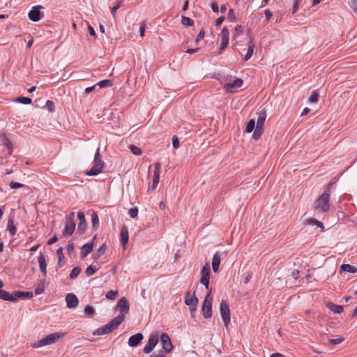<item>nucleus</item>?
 <instances>
[{"label": "nucleus", "instance_id": "f257e3e1", "mask_svg": "<svg viewBox=\"0 0 357 357\" xmlns=\"http://www.w3.org/2000/svg\"><path fill=\"white\" fill-rule=\"evenodd\" d=\"M124 321V315L119 314L114 317L111 321L101 328H97L93 334L94 335H102L111 333Z\"/></svg>", "mask_w": 357, "mask_h": 357}, {"label": "nucleus", "instance_id": "f03ea898", "mask_svg": "<svg viewBox=\"0 0 357 357\" xmlns=\"http://www.w3.org/2000/svg\"><path fill=\"white\" fill-rule=\"evenodd\" d=\"M104 167V162L101 160L100 148L97 149L93 161V166L90 170L86 172L87 176H96L99 174Z\"/></svg>", "mask_w": 357, "mask_h": 357}, {"label": "nucleus", "instance_id": "7ed1b4c3", "mask_svg": "<svg viewBox=\"0 0 357 357\" xmlns=\"http://www.w3.org/2000/svg\"><path fill=\"white\" fill-rule=\"evenodd\" d=\"M330 194L328 192H323L317 199L315 210L320 213H326L330 209Z\"/></svg>", "mask_w": 357, "mask_h": 357}, {"label": "nucleus", "instance_id": "20e7f679", "mask_svg": "<svg viewBox=\"0 0 357 357\" xmlns=\"http://www.w3.org/2000/svg\"><path fill=\"white\" fill-rule=\"evenodd\" d=\"M63 334L62 333H52L47 335L45 337L38 340L37 342L33 344V348H40L46 345H50L55 343L60 338L63 337Z\"/></svg>", "mask_w": 357, "mask_h": 357}, {"label": "nucleus", "instance_id": "39448f33", "mask_svg": "<svg viewBox=\"0 0 357 357\" xmlns=\"http://www.w3.org/2000/svg\"><path fill=\"white\" fill-rule=\"evenodd\" d=\"M212 302L213 296L211 294V291H210L206 294L202 307V311L205 318H211L212 316Z\"/></svg>", "mask_w": 357, "mask_h": 357}, {"label": "nucleus", "instance_id": "423d86ee", "mask_svg": "<svg viewBox=\"0 0 357 357\" xmlns=\"http://www.w3.org/2000/svg\"><path fill=\"white\" fill-rule=\"evenodd\" d=\"M44 7L40 5L33 6L28 14L29 20L34 22L40 20L44 16L43 12L42 11Z\"/></svg>", "mask_w": 357, "mask_h": 357}, {"label": "nucleus", "instance_id": "0eeeda50", "mask_svg": "<svg viewBox=\"0 0 357 357\" xmlns=\"http://www.w3.org/2000/svg\"><path fill=\"white\" fill-rule=\"evenodd\" d=\"M220 310V314H221L222 318L223 319L225 326L227 327L230 322L231 316H230L229 307L226 301L222 300L221 301Z\"/></svg>", "mask_w": 357, "mask_h": 357}, {"label": "nucleus", "instance_id": "6e6552de", "mask_svg": "<svg viewBox=\"0 0 357 357\" xmlns=\"http://www.w3.org/2000/svg\"><path fill=\"white\" fill-rule=\"evenodd\" d=\"M24 294L22 291H16L13 294L0 289V299L8 301H15L17 298L22 297Z\"/></svg>", "mask_w": 357, "mask_h": 357}, {"label": "nucleus", "instance_id": "1a4fd4ad", "mask_svg": "<svg viewBox=\"0 0 357 357\" xmlns=\"http://www.w3.org/2000/svg\"><path fill=\"white\" fill-rule=\"evenodd\" d=\"M159 335L158 333H152L149 338L147 344L144 348V352L145 354H149L155 348L158 342Z\"/></svg>", "mask_w": 357, "mask_h": 357}, {"label": "nucleus", "instance_id": "9d476101", "mask_svg": "<svg viewBox=\"0 0 357 357\" xmlns=\"http://www.w3.org/2000/svg\"><path fill=\"white\" fill-rule=\"evenodd\" d=\"M211 268L208 264H205L201 271L200 282L204 284L206 289H208Z\"/></svg>", "mask_w": 357, "mask_h": 357}, {"label": "nucleus", "instance_id": "9b49d317", "mask_svg": "<svg viewBox=\"0 0 357 357\" xmlns=\"http://www.w3.org/2000/svg\"><path fill=\"white\" fill-rule=\"evenodd\" d=\"M243 85V80L240 78H236L232 82H229L225 84L224 89L228 93H234L238 89Z\"/></svg>", "mask_w": 357, "mask_h": 357}, {"label": "nucleus", "instance_id": "f8f14e48", "mask_svg": "<svg viewBox=\"0 0 357 357\" xmlns=\"http://www.w3.org/2000/svg\"><path fill=\"white\" fill-rule=\"evenodd\" d=\"M160 342L163 349V352L167 354L172 350L173 346L169 336L167 333H162Z\"/></svg>", "mask_w": 357, "mask_h": 357}, {"label": "nucleus", "instance_id": "ddd939ff", "mask_svg": "<svg viewBox=\"0 0 357 357\" xmlns=\"http://www.w3.org/2000/svg\"><path fill=\"white\" fill-rule=\"evenodd\" d=\"M116 307L121 312L120 314H123L125 316V314L128 313L130 309L128 300L125 297L120 298L117 303Z\"/></svg>", "mask_w": 357, "mask_h": 357}, {"label": "nucleus", "instance_id": "4468645a", "mask_svg": "<svg viewBox=\"0 0 357 357\" xmlns=\"http://www.w3.org/2000/svg\"><path fill=\"white\" fill-rule=\"evenodd\" d=\"M160 174V165L159 162H157L154 165V172H153V184L151 189L153 190H155L158 184L159 183Z\"/></svg>", "mask_w": 357, "mask_h": 357}, {"label": "nucleus", "instance_id": "2eb2a0df", "mask_svg": "<svg viewBox=\"0 0 357 357\" xmlns=\"http://www.w3.org/2000/svg\"><path fill=\"white\" fill-rule=\"evenodd\" d=\"M77 218L79 221L77 229L80 234H84L87 228V224L84 213L82 211H79L77 213Z\"/></svg>", "mask_w": 357, "mask_h": 357}, {"label": "nucleus", "instance_id": "dca6fc26", "mask_svg": "<svg viewBox=\"0 0 357 357\" xmlns=\"http://www.w3.org/2000/svg\"><path fill=\"white\" fill-rule=\"evenodd\" d=\"M66 301L68 308H74L79 304L77 296L73 294H68L66 296Z\"/></svg>", "mask_w": 357, "mask_h": 357}, {"label": "nucleus", "instance_id": "f3484780", "mask_svg": "<svg viewBox=\"0 0 357 357\" xmlns=\"http://www.w3.org/2000/svg\"><path fill=\"white\" fill-rule=\"evenodd\" d=\"M143 335L140 333L130 336L128 340V345L131 347H137L143 340Z\"/></svg>", "mask_w": 357, "mask_h": 357}, {"label": "nucleus", "instance_id": "a211bd4d", "mask_svg": "<svg viewBox=\"0 0 357 357\" xmlns=\"http://www.w3.org/2000/svg\"><path fill=\"white\" fill-rule=\"evenodd\" d=\"M75 228V222L66 221L65 228L63 231V236L64 237L70 236L73 234Z\"/></svg>", "mask_w": 357, "mask_h": 357}, {"label": "nucleus", "instance_id": "6ab92c4d", "mask_svg": "<svg viewBox=\"0 0 357 357\" xmlns=\"http://www.w3.org/2000/svg\"><path fill=\"white\" fill-rule=\"evenodd\" d=\"M185 303L188 306H195L198 303V298L195 296V294H190L189 292L186 294L185 297Z\"/></svg>", "mask_w": 357, "mask_h": 357}, {"label": "nucleus", "instance_id": "aec40b11", "mask_svg": "<svg viewBox=\"0 0 357 357\" xmlns=\"http://www.w3.org/2000/svg\"><path fill=\"white\" fill-rule=\"evenodd\" d=\"M128 240H129L128 230L126 226H123L121 230V243L124 248H125L126 244L128 243Z\"/></svg>", "mask_w": 357, "mask_h": 357}, {"label": "nucleus", "instance_id": "412c9836", "mask_svg": "<svg viewBox=\"0 0 357 357\" xmlns=\"http://www.w3.org/2000/svg\"><path fill=\"white\" fill-rule=\"evenodd\" d=\"M38 261L40 266V270L44 276L47 274V264L45 257L43 255H40L38 257Z\"/></svg>", "mask_w": 357, "mask_h": 357}, {"label": "nucleus", "instance_id": "4be33fe9", "mask_svg": "<svg viewBox=\"0 0 357 357\" xmlns=\"http://www.w3.org/2000/svg\"><path fill=\"white\" fill-rule=\"evenodd\" d=\"M93 243L92 242L87 243L82 247L81 257H86L93 250Z\"/></svg>", "mask_w": 357, "mask_h": 357}, {"label": "nucleus", "instance_id": "5701e85b", "mask_svg": "<svg viewBox=\"0 0 357 357\" xmlns=\"http://www.w3.org/2000/svg\"><path fill=\"white\" fill-rule=\"evenodd\" d=\"M220 261H221V257L218 254V252H216L213 255V259H212V268L215 273L217 272L219 269Z\"/></svg>", "mask_w": 357, "mask_h": 357}, {"label": "nucleus", "instance_id": "b1692460", "mask_svg": "<svg viewBox=\"0 0 357 357\" xmlns=\"http://www.w3.org/2000/svg\"><path fill=\"white\" fill-rule=\"evenodd\" d=\"M327 307L334 312L335 314H340L343 312V306L334 304L333 303H328L326 305Z\"/></svg>", "mask_w": 357, "mask_h": 357}, {"label": "nucleus", "instance_id": "393cba45", "mask_svg": "<svg viewBox=\"0 0 357 357\" xmlns=\"http://www.w3.org/2000/svg\"><path fill=\"white\" fill-rule=\"evenodd\" d=\"M1 137L3 142V144L8 149L9 153L10 154L13 151V144L10 140L7 137L5 134H2Z\"/></svg>", "mask_w": 357, "mask_h": 357}, {"label": "nucleus", "instance_id": "a878e982", "mask_svg": "<svg viewBox=\"0 0 357 357\" xmlns=\"http://www.w3.org/2000/svg\"><path fill=\"white\" fill-rule=\"evenodd\" d=\"M106 250V245L105 243H103L98 249V250L94 252L92 255L93 258L94 259H99L102 255L105 254Z\"/></svg>", "mask_w": 357, "mask_h": 357}, {"label": "nucleus", "instance_id": "bb28decb", "mask_svg": "<svg viewBox=\"0 0 357 357\" xmlns=\"http://www.w3.org/2000/svg\"><path fill=\"white\" fill-rule=\"evenodd\" d=\"M266 113L265 112H261L257 119V123H256V127L257 128H261L263 127L265 120H266Z\"/></svg>", "mask_w": 357, "mask_h": 357}, {"label": "nucleus", "instance_id": "cd10ccee", "mask_svg": "<svg viewBox=\"0 0 357 357\" xmlns=\"http://www.w3.org/2000/svg\"><path fill=\"white\" fill-rule=\"evenodd\" d=\"M341 270L344 272L355 273L357 272V268L350 264H342L340 267Z\"/></svg>", "mask_w": 357, "mask_h": 357}, {"label": "nucleus", "instance_id": "c85d7f7f", "mask_svg": "<svg viewBox=\"0 0 357 357\" xmlns=\"http://www.w3.org/2000/svg\"><path fill=\"white\" fill-rule=\"evenodd\" d=\"M306 223L309 225H317L319 227L324 229L323 223L314 218H308L306 220Z\"/></svg>", "mask_w": 357, "mask_h": 357}, {"label": "nucleus", "instance_id": "c756f323", "mask_svg": "<svg viewBox=\"0 0 357 357\" xmlns=\"http://www.w3.org/2000/svg\"><path fill=\"white\" fill-rule=\"evenodd\" d=\"M255 126V119H250L248 123H247V126L245 129V132L247 133H250L252 131L254 130Z\"/></svg>", "mask_w": 357, "mask_h": 357}, {"label": "nucleus", "instance_id": "7c9ffc66", "mask_svg": "<svg viewBox=\"0 0 357 357\" xmlns=\"http://www.w3.org/2000/svg\"><path fill=\"white\" fill-rule=\"evenodd\" d=\"M8 229L9 230L11 235L14 236L17 232V228L13 223L12 219H9L8 222Z\"/></svg>", "mask_w": 357, "mask_h": 357}, {"label": "nucleus", "instance_id": "2f4dec72", "mask_svg": "<svg viewBox=\"0 0 357 357\" xmlns=\"http://www.w3.org/2000/svg\"><path fill=\"white\" fill-rule=\"evenodd\" d=\"M112 85V82L110 79H104L96 84V86H98L100 88H107L111 86Z\"/></svg>", "mask_w": 357, "mask_h": 357}, {"label": "nucleus", "instance_id": "473e14b6", "mask_svg": "<svg viewBox=\"0 0 357 357\" xmlns=\"http://www.w3.org/2000/svg\"><path fill=\"white\" fill-rule=\"evenodd\" d=\"M80 272H81L80 267L76 266V267L73 268L70 273V278L73 279V280L76 278L78 276V275L80 273Z\"/></svg>", "mask_w": 357, "mask_h": 357}, {"label": "nucleus", "instance_id": "72a5a7b5", "mask_svg": "<svg viewBox=\"0 0 357 357\" xmlns=\"http://www.w3.org/2000/svg\"><path fill=\"white\" fill-rule=\"evenodd\" d=\"M92 227L97 229L99 226V218L96 213H93L91 215Z\"/></svg>", "mask_w": 357, "mask_h": 357}, {"label": "nucleus", "instance_id": "f704fd0d", "mask_svg": "<svg viewBox=\"0 0 357 357\" xmlns=\"http://www.w3.org/2000/svg\"><path fill=\"white\" fill-rule=\"evenodd\" d=\"M15 102L24 105H29L31 103L32 100L30 98L28 97H20L15 100Z\"/></svg>", "mask_w": 357, "mask_h": 357}, {"label": "nucleus", "instance_id": "c9c22d12", "mask_svg": "<svg viewBox=\"0 0 357 357\" xmlns=\"http://www.w3.org/2000/svg\"><path fill=\"white\" fill-rule=\"evenodd\" d=\"M229 31L227 27H224L221 32V40H229Z\"/></svg>", "mask_w": 357, "mask_h": 357}, {"label": "nucleus", "instance_id": "e433bc0d", "mask_svg": "<svg viewBox=\"0 0 357 357\" xmlns=\"http://www.w3.org/2000/svg\"><path fill=\"white\" fill-rule=\"evenodd\" d=\"M181 22H182V24L185 26H192L194 24L193 20L188 17L183 16Z\"/></svg>", "mask_w": 357, "mask_h": 357}, {"label": "nucleus", "instance_id": "4c0bfd02", "mask_svg": "<svg viewBox=\"0 0 357 357\" xmlns=\"http://www.w3.org/2000/svg\"><path fill=\"white\" fill-rule=\"evenodd\" d=\"M261 134H262V128L255 127L254 133L252 135V137L257 140L261 137Z\"/></svg>", "mask_w": 357, "mask_h": 357}, {"label": "nucleus", "instance_id": "58836bf2", "mask_svg": "<svg viewBox=\"0 0 357 357\" xmlns=\"http://www.w3.org/2000/svg\"><path fill=\"white\" fill-rule=\"evenodd\" d=\"M253 50H254V45H250L248 49L247 53L244 57L245 61H248L251 58V56L253 54Z\"/></svg>", "mask_w": 357, "mask_h": 357}, {"label": "nucleus", "instance_id": "ea45409f", "mask_svg": "<svg viewBox=\"0 0 357 357\" xmlns=\"http://www.w3.org/2000/svg\"><path fill=\"white\" fill-rule=\"evenodd\" d=\"M130 150L132 153L136 155H139L142 154L141 149L137 146L131 145L130 146Z\"/></svg>", "mask_w": 357, "mask_h": 357}, {"label": "nucleus", "instance_id": "a19ab883", "mask_svg": "<svg viewBox=\"0 0 357 357\" xmlns=\"http://www.w3.org/2000/svg\"><path fill=\"white\" fill-rule=\"evenodd\" d=\"M56 254L58 255V258H59V261H58V264L60 266H62L63 264H61V261L64 259V255H63V250L61 248H59L56 251Z\"/></svg>", "mask_w": 357, "mask_h": 357}, {"label": "nucleus", "instance_id": "79ce46f5", "mask_svg": "<svg viewBox=\"0 0 357 357\" xmlns=\"http://www.w3.org/2000/svg\"><path fill=\"white\" fill-rule=\"evenodd\" d=\"M243 32V27L241 25H238L236 26L234 33L232 37L233 40H236L237 36Z\"/></svg>", "mask_w": 357, "mask_h": 357}, {"label": "nucleus", "instance_id": "37998d69", "mask_svg": "<svg viewBox=\"0 0 357 357\" xmlns=\"http://www.w3.org/2000/svg\"><path fill=\"white\" fill-rule=\"evenodd\" d=\"M116 291L110 290L106 294V298L109 300H114L117 296Z\"/></svg>", "mask_w": 357, "mask_h": 357}, {"label": "nucleus", "instance_id": "c03bdc74", "mask_svg": "<svg viewBox=\"0 0 357 357\" xmlns=\"http://www.w3.org/2000/svg\"><path fill=\"white\" fill-rule=\"evenodd\" d=\"M98 268H96L95 267H93L92 266H89L86 268V275L87 276H91L93 274L96 273V272L97 271Z\"/></svg>", "mask_w": 357, "mask_h": 357}, {"label": "nucleus", "instance_id": "a18cd8bd", "mask_svg": "<svg viewBox=\"0 0 357 357\" xmlns=\"http://www.w3.org/2000/svg\"><path fill=\"white\" fill-rule=\"evenodd\" d=\"M138 214V209L137 207H133L129 209L128 215L132 218H135Z\"/></svg>", "mask_w": 357, "mask_h": 357}, {"label": "nucleus", "instance_id": "49530a36", "mask_svg": "<svg viewBox=\"0 0 357 357\" xmlns=\"http://www.w3.org/2000/svg\"><path fill=\"white\" fill-rule=\"evenodd\" d=\"M318 98H319V94L317 93V92L316 91H312V93L309 98V101L310 102H316L318 100Z\"/></svg>", "mask_w": 357, "mask_h": 357}, {"label": "nucleus", "instance_id": "de8ad7c7", "mask_svg": "<svg viewBox=\"0 0 357 357\" xmlns=\"http://www.w3.org/2000/svg\"><path fill=\"white\" fill-rule=\"evenodd\" d=\"M10 187L12 189H17V188H20L24 187V185L22 184V183H17V182H15V181H11L10 183Z\"/></svg>", "mask_w": 357, "mask_h": 357}, {"label": "nucleus", "instance_id": "09e8293b", "mask_svg": "<svg viewBox=\"0 0 357 357\" xmlns=\"http://www.w3.org/2000/svg\"><path fill=\"white\" fill-rule=\"evenodd\" d=\"M46 106L50 112H54L55 107H54V102L52 100H47L46 102Z\"/></svg>", "mask_w": 357, "mask_h": 357}, {"label": "nucleus", "instance_id": "8fccbe9b", "mask_svg": "<svg viewBox=\"0 0 357 357\" xmlns=\"http://www.w3.org/2000/svg\"><path fill=\"white\" fill-rule=\"evenodd\" d=\"M204 31L203 29H202L198 35L197 36V38H196V40H195V43L197 45L199 43V42L202 40L204 37Z\"/></svg>", "mask_w": 357, "mask_h": 357}, {"label": "nucleus", "instance_id": "3c124183", "mask_svg": "<svg viewBox=\"0 0 357 357\" xmlns=\"http://www.w3.org/2000/svg\"><path fill=\"white\" fill-rule=\"evenodd\" d=\"M180 143L179 139L176 136H174L172 139V146L174 149H178L179 147Z\"/></svg>", "mask_w": 357, "mask_h": 357}, {"label": "nucleus", "instance_id": "603ef678", "mask_svg": "<svg viewBox=\"0 0 357 357\" xmlns=\"http://www.w3.org/2000/svg\"><path fill=\"white\" fill-rule=\"evenodd\" d=\"M228 18L231 22H234L236 20L235 15H234V11L233 9L230 8L228 13Z\"/></svg>", "mask_w": 357, "mask_h": 357}, {"label": "nucleus", "instance_id": "864d4df0", "mask_svg": "<svg viewBox=\"0 0 357 357\" xmlns=\"http://www.w3.org/2000/svg\"><path fill=\"white\" fill-rule=\"evenodd\" d=\"M145 29H146V24L144 22H142L140 24V26H139V33H140L141 37H143L144 36Z\"/></svg>", "mask_w": 357, "mask_h": 357}, {"label": "nucleus", "instance_id": "5fc2aeb1", "mask_svg": "<svg viewBox=\"0 0 357 357\" xmlns=\"http://www.w3.org/2000/svg\"><path fill=\"white\" fill-rule=\"evenodd\" d=\"M343 338L331 339L328 340L331 344H337L343 341Z\"/></svg>", "mask_w": 357, "mask_h": 357}, {"label": "nucleus", "instance_id": "6e6d98bb", "mask_svg": "<svg viewBox=\"0 0 357 357\" xmlns=\"http://www.w3.org/2000/svg\"><path fill=\"white\" fill-rule=\"evenodd\" d=\"M229 40H221L220 51L224 50L228 45Z\"/></svg>", "mask_w": 357, "mask_h": 357}, {"label": "nucleus", "instance_id": "4d7b16f0", "mask_svg": "<svg viewBox=\"0 0 357 357\" xmlns=\"http://www.w3.org/2000/svg\"><path fill=\"white\" fill-rule=\"evenodd\" d=\"M74 218H75V212H70L66 217V221L75 222Z\"/></svg>", "mask_w": 357, "mask_h": 357}, {"label": "nucleus", "instance_id": "13d9d810", "mask_svg": "<svg viewBox=\"0 0 357 357\" xmlns=\"http://www.w3.org/2000/svg\"><path fill=\"white\" fill-rule=\"evenodd\" d=\"M84 312H85V313H86V314H93V312H94V309H93L92 307H91V306H89V305H88V306H86V307H85V309H84Z\"/></svg>", "mask_w": 357, "mask_h": 357}, {"label": "nucleus", "instance_id": "bf43d9fd", "mask_svg": "<svg viewBox=\"0 0 357 357\" xmlns=\"http://www.w3.org/2000/svg\"><path fill=\"white\" fill-rule=\"evenodd\" d=\"M211 6L214 12L218 13L219 11V6L218 5L217 2H213Z\"/></svg>", "mask_w": 357, "mask_h": 357}, {"label": "nucleus", "instance_id": "052dcab7", "mask_svg": "<svg viewBox=\"0 0 357 357\" xmlns=\"http://www.w3.org/2000/svg\"><path fill=\"white\" fill-rule=\"evenodd\" d=\"M166 356V354L164 353L163 351H160V353L158 354H156V353H153L151 355V357H165Z\"/></svg>", "mask_w": 357, "mask_h": 357}, {"label": "nucleus", "instance_id": "680f3d73", "mask_svg": "<svg viewBox=\"0 0 357 357\" xmlns=\"http://www.w3.org/2000/svg\"><path fill=\"white\" fill-rule=\"evenodd\" d=\"M349 6L356 12H357V1H349Z\"/></svg>", "mask_w": 357, "mask_h": 357}, {"label": "nucleus", "instance_id": "e2e57ef3", "mask_svg": "<svg viewBox=\"0 0 357 357\" xmlns=\"http://www.w3.org/2000/svg\"><path fill=\"white\" fill-rule=\"evenodd\" d=\"M264 13H265V16H266V20L267 21L269 20L271 18V17L273 16V14L270 10H268V9L266 10Z\"/></svg>", "mask_w": 357, "mask_h": 357}, {"label": "nucleus", "instance_id": "0e129e2a", "mask_svg": "<svg viewBox=\"0 0 357 357\" xmlns=\"http://www.w3.org/2000/svg\"><path fill=\"white\" fill-rule=\"evenodd\" d=\"M224 20H225V17L224 16H221V17H218L215 20V26H220L221 24L222 23V22L224 21Z\"/></svg>", "mask_w": 357, "mask_h": 357}, {"label": "nucleus", "instance_id": "69168bd1", "mask_svg": "<svg viewBox=\"0 0 357 357\" xmlns=\"http://www.w3.org/2000/svg\"><path fill=\"white\" fill-rule=\"evenodd\" d=\"M88 30H89L90 36H91L93 37L96 36V31H95L94 29L91 25H89Z\"/></svg>", "mask_w": 357, "mask_h": 357}, {"label": "nucleus", "instance_id": "338daca9", "mask_svg": "<svg viewBox=\"0 0 357 357\" xmlns=\"http://www.w3.org/2000/svg\"><path fill=\"white\" fill-rule=\"evenodd\" d=\"M58 238L56 236H52L51 238L49 239L47 244L48 245H52L55 243L57 241Z\"/></svg>", "mask_w": 357, "mask_h": 357}, {"label": "nucleus", "instance_id": "774afa93", "mask_svg": "<svg viewBox=\"0 0 357 357\" xmlns=\"http://www.w3.org/2000/svg\"><path fill=\"white\" fill-rule=\"evenodd\" d=\"M67 251L68 252V253H72L74 251V245H73V243H68V246H67Z\"/></svg>", "mask_w": 357, "mask_h": 357}]
</instances>
